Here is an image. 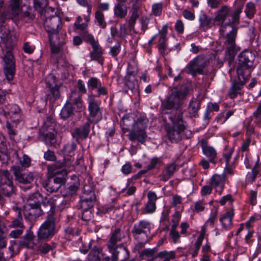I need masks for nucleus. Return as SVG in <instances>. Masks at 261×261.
<instances>
[{"instance_id":"nucleus-54","label":"nucleus","mask_w":261,"mask_h":261,"mask_svg":"<svg viewBox=\"0 0 261 261\" xmlns=\"http://www.w3.org/2000/svg\"><path fill=\"white\" fill-rule=\"evenodd\" d=\"M155 202L148 201L145 205L144 213H152L155 211Z\"/></svg>"},{"instance_id":"nucleus-6","label":"nucleus","mask_w":261,"mask_h":261,"mask_svg":"<svg viewBox=\"0 0 261 261\" xmlns=\"http://www.w3.org/2000/svg\"><path fill=\"white\" fill-rule=\"evenodd\" d=\"M63 164L61 162H57L51 164L50 166V174L59 175L56 177H50V180L53 178V182L51 183V187L50 188V193L57 191L61 186L65 183V176L67 174L66 170L62 169Z\"/></svg>"},{"instance_id":"nucleus-42","label":"nucleus","mask_w":261,"mask_h":261,"mask_svg":"<svg viewBox=\"0 0 261 261\" xmlns=\"http://www.w3.org/2000/svg\"><path fill=\"white\" fill-rule=\"evenodd\" d=\"M159 37L158 49L160 53L163 54L167 47V38L162 36H159Z\"/></svg>"},{"instance_id":"nucleus-53","label":"nucleus","mask_w":261,"mask_h":261,"mask_svg":"<svg viewBox=\"0 0 261 261\" xmlns=\"http://www.w3.org/2000/svg\"><path fill=\"white\" fill-rule=\"evenodd\" d=\"M31 159L27 155L24 154L22 156V160L20 161V164L21 166L20 168H28L30 166Z\"/></svg>"},{"instance_id":"nucleus-40","label":"nucleus","mask_w":261,"mask_h":261,"mask_svg":"<svg viewBox=\"0 0 261 261\" xmlns=\"http://www.w3.org/2000/svg\"><path fill=\"white\" fill-rule=\"evenodd\" d=\"M95 202L90 201V200H84L83 199L81 198L78 205L79 208L83 210V211H87L91 208H92Z\"/></svg>"},{"instance_id":"nucleus-45","label":"nucleus","mask_w":261,"mask_h":261,"mask_svg":"<svg viewBox=\"0 0 261 261\" xmlns=\"http://www.w3.org/2000/svg\"><path fill=\"white\" fill-rule=\"evenodd\" d=\"M101 82L96 77H91L88 82V86L90 90H93L97 88L100 84Z\"/></svg>"},{"instance_id":"nucleus-52","label":"nucleus","mask_w":261,"mask_h":261,"mask_svg":"<svg viewBox=\"0 0 261 261\" xmlns=\"http://www.w3.org/2000/svg\"><path fill=\"white\" fill-rule=\"evenodd\" d=\"M218 215V210L217 208H213L211 213L209 219L206 222V224H210L212 227L214 226L215 221L217 219Z\"/></svg>"},{"instance_id":"nucleus-12","label":"nucleus","mask_w":261,"mask_h":261,"mask_svg":"<svg viewBox=\"0 0 261 261\" xmlns=\"http://www.w3.org/2000/svg\"><path fill=\"white\" fill-rule=\"evenodd\" d=\"M23 200L27 201V205L29 206H40L42 203L43 206L46 207L49 204V199L47 196L43 198L42 196L38 192H36L32 195L26 196L22 194Z\"/></svg>"},{"instance_id":"nucleus-59","label":"nucleus","mask_w":261,"mask_h":261,"mask_svg":"<svg viewBox=\"0 0 261 261\" xmlns=\"http://www.w3.org/2000/svg\"><path fill=\"white\" fill-rule=\"evenodd\" d=\"M7 108L8 110L7 113L9 115L18 114L20 111V109L16 105H9Z\"/></svg>"},{"instance_id":"nucleus-55","label":"nucleus","mask_w":261,"mask_h":261,"mask_svg":"<svg viewBox=\"0 0 261 261\" xmlns=\"http://www.w3.org/2000/svg\"><path fill=\"white\" fill-rule=\"evenodd\" d=\"M120 49L121 43L117 42L115 46L110 47V53L113 57H116L119 54Z\"/></svg>"},{"instance_id":"nucleus-10","label":"nucleus","mask_w":261,"mask_h":261,"mask_svg":"<svg viewBox=\"0 0 261 261\" xmlns=\"http://www.w3.org/2000/svg\"><path fill=\"white\" fill-rule=\"evenodd\" d=\"M207 62L208 60L206 57L204 55H199L189 63L187 68L189 73L193 76L197 74H203V69Z\"/></svg>"},{"instance_id":"nucleus-29","label":"nucleus","mask_w":261,"mask_h":261,"mask_svg":"<svg viewBox=\"0 0 261 261\" xmlns=\"http://www.w3.org/2000/svg\"><path fill=\"white\" fill-rule=\"evenodd\" d=\"M39 240H45L49 237V218L41 225L38 232Z\"/></svg>"},{"instance_id":"nucleus-34","label":"nucleus","mask_w":261,"mask_h":261,"mask_svg":"<svg viewBox=\"0 0 261 261\" xmlns=\"http://www.w3.org/2000/svg\"><path fill=\"white\" fill-rule=\"evenodd\" d=\"M212 20V18L205 14H201L199 18L200 27L203 28L204 31L210 29L211 28Z\"/></svg>"},{"instance_id":"nucleus-31","label":"nucleus","mask_w":261,"mask_h":261,"mask_svg":"<svg viewBox=\"0 0 261 261\" xmlns=\"http://www.w3.org/2000/svg\"><path fill=\"white\" fill-rule=\"evenodd\" d=\"M257 178H261V163H259V157L258 155L256 164L252 169L251 174L248 175V179L252 182Z\"/></svg>"},{"instance_id":"nucleus-22","label":"nucleus","mask_w":261,"mask_h":261,"mask_svg":"<svg viewBox=\"0 0 261 261\" xmlns=\"http://www.w3.org/2000/svg\"><path fill=\"white\" fill-rule=\"evenodd\" d=\"M177 169V165L175 163L173 162L167 164L165 166L162 173L159 175L160 180L164 181L168 180Z\"/></svg>"},{"instance_id":"nucleus-3","label":"nucleus","mask_w":261,"mask_h":261,"mask_svg":"<svg viewBox=\"0 0 261 261\" xmlns=\"http://www.w3.org/2000/svg\"><path fill=\"white\" fill-rule=\"evenodd\" d=\"M238 58L236 67L237 74L244 81V78L249 79L251 76V72L254 68L255 55L252 51L245 50L239 54Z\"/></svg>"},{"instance_id":"nucleus-20","label":"nucleus","mask_w":261,"mask_h":261,"mask_svg":"<svg viewBox=\"0 0 261 261\" xmlns=\"http://www.w3.org/2000/svg\"><path fill=\"white\" fill-rule=\"evenodd\" d=\"M201 145L203 153L208 158L210 162L215 163L217 152L216 150L212 146L209 145L207 142L202 139L201 141Z\"/></svg>"},{"instance_id":"nucleus-44","label":"nucleus","mask_w":261,"mask_h":261,"mask_svg":"<svg viewBox=\"0 0 261 261\" xmlns=\"http://www.w3.org/2000/svg\"><path fill=\"white\" fill-rule=\"evenodd\" d=\"M163 4L158 3L153 4L151 8V13L155 16H160L162 13Z\"/></svg>"},{"instance_id":"nucleus-35","label":"nucleus","mask_w":261,"mask_h":261,"mask_svg":"<svg viewBox=\"0 0 261 261\" xmlns=\"http://www.w3.org/2000/svg\"><path fill=\"white\" fill-rule=\"evenodd\" d=\"M156 257L163 258V261H170L171 259L175 258V253L174 251L168 252L164 250L159 252L155 258Z\"/></svg>"},{"instance_id":"nucleus-27","label":"nucleus","mask_w":261,"mask_h":261,"mask_svg":"<svg viewBox=\"0 0 261 261\" xmlns=\"http://www.w3.org/2000/svg\"><path fill=\"white\" fill-rule=\"evenodd\" d=\"M13 210L16 213V218L13 219L11 224L9 225L10 228H24L25 226L23 224V219L22 217L21 209L17 207L14 206Z\"/></svg>"},{"instance_id":"nucleus-1","label":"nucleus","mask_w":261,"mask_h":261,"mask_svg":"<svg viewBox=\"0 0 261 261\" xmlns=\"http://www.w3.org/2000/svg\"><path fill=\"white\" fill-rule=\"evenodd\" d=\"M231 8L227 5H223L216 12L214 21L216 24L220 25V32L223 35L227 28L230 29L229 32L226 34L225 44L226 46L227 53L230 56L235 55V39L237 33V28L231 21L225 22L227 18L230 16Z\"/></svg>"},{"instance_id":"nucleus-49","label":"nucleus","mask_w":261,"mask_h":261,"mask_svg":"<svg viewBox=\"0 0 261 261\" xmlns=\"http://www.w3.org/2000/svg\"><path fill=\"white\" fill-rule=\"evenodd\" d=\"M55 124L54 122H53L50 120V128L53 127L54 129L53 133L50 132V145H55L57 144L56 138L57 136V131L55 129Z\"/></svg>"},{"instance_id":"nucleus-14","label":"nucleus","mask_w":261,"mask_h":261,"mask_svg":"<svg viewBox=\"0 0 261 261\" xmlns=\"http://www.w3.org/2000/svg\"><path fill=\"white\" fill-rule=\"evenodd\" d=\"M86 40L88 41L92 47V51L90 53L92 60H96L101 65L103 64V58L102 57V51L98 42L95 40L92 35L88 34Z\"/></svg>"},{"instance_id":"nucleus-23","label":"nucleus","mask_w":261,"mask_h":261,"mask_svg":"<svg viewBox=\"0 0 261 261\" xmlns=\"http://www.w3.org/2000/svg\"><path fill=\"white\" fill-rule=\"evenodd\" d=\"M115 15L120 18L125 17L127 13L126 0H117V3L114 9Z\"/></svg>"},{"instance_id":"nucleus-39","label":"nucleus","mask_w":261,"mask_h":261,"mask_svg":"<svg viewBox=\"0 0 261 261\" xmlns=\"http://www.w3.org/2000/svg\"><path fill=\"white\" fill-rule=\"evenodd\" d=\"M49 131L48 126L45 123L40 129L39 130V139L44 141L47 143V140L48 137Z\"/></svg>"},{"instance_id":"nucleus-7","label":"nucleus","mask_w":261,"mask_h":261,"mask_svg":"<svg viewBox=\"0 0 261 261\" xmlns=\"http://www.w3.org/2000/svg\"><path fill=\"white\" fill-rule=\"evenodd\" d=\"M150 229V222L145 220H142L134 224L132 229V233L135 240L144 241L147 238L152 239Z\"/></svg>"},{"instance_id":"nucleus-33","label":"nucleus","mask_w":261,"mask_h":261,"mask_svg":"<svg viewBox=\"0 0 261 261\" xmlns=\"http://www.w3.org/2000/svg\"><path fill=\"white\" fill-rule=\"evenodd\" d=\"M74 115V108L71 102H67L61 110L60 115L63 119H67Z\"/></svg>"},{"instance_id":"nucleus-2","label":"nucleus","mask_w":261,"mask_h":261,"mask_svg":"<svg viewBox=\"0 0 261 261\" xmlns=\"http://www.w3.org/2000/svg\"><path fill=\"white\" fill-rule=\"evenodd\" d=\"M169 90L167 96L162 101V106L167 110H175V115H178L179 112L182 113L180 109L189 94V87L187 84H181L171 87Z\"/></svg>"},{"instance_id":"nucleus-28","label":"nucleus","mask_w":261,"mask_h":261,"mask_svg":"<svg viewBox=\"0 0 261 261\" xmlns=\"http://www.w3.org/2000/svg\"><path fill=\"white\" fill-rule=\"evenodd\" d=\"M32 226L27 231L25 234L23 236V240L20 243L22 246L28 248H32L34 246L33 242L34 235L33 231H31Z\"/></svg>"},{"instance_id":"nucleus-43","label":"nucleus","mask_w":261,"mask_h":261,"mask_svg":"<svg viewBox=\"0 0 261 261\" xmlns=\"http://www.w3.org/2000/svg\"><path fill=\"white\" fill-rule=\"evenodd\" d=\"M243 8V5L240 4L239 5H238L236 8V10L234 11V12L230 14V15L232 17V23L236 22L238 21H239L240 18V15L242 12V10Z\"/></svg>"},{"instance_id":"nucleus-11","label":"nucleus","mask_w":261,"mask_h":261,"mask_svg":"<svg viewBox=\"0 0 261 261\" xmlns=\"http://www.w3.org/2000/svg\"><path fill=\"white\" fill-rule=\"evenodd\" d=\"M12 177L8 170H4L1 176V189L3 194L8 197L14 193Z\"/></svg>"},{"instance_id":"nucleus-36","label":"nucleus","mask_w":261,"mask_h":261,"mask_svg":"<svg viewBox=\"0 0 261 261\" xmlns=\"http://www.w3.org/2000/svg\"><path fill=\"white\" fill-rule=\"evenodd\" d=\"M124 84L128 89L133 91V90L135 89L138 86V82L136 77L134 76H125Z\"/></svg>"},{"instance_id":"nucleus-62","label":"nucleus","mask_w":261,"mask_h":261,"mask_svg":"<svg viewBox=\"0 0 261 261\" xmlns=\"http://www.w3.org/2000/svg\"><path fill=\"white\" fill-rule=\"evenodd\" d=\"M24 229L18 228L17 229L13 230L10 232L9 236L12 238H18L23 233Z\"/></svg>"},{"instance_id":"nucleus-13","label":"nucleus","mask_w":261,"mask_h":261,"mask_svg":"<svg viewBox=\"0 0 261 261\" xmlns=\"http://www.w3.org/2000/svg\"><path fill=\"white\" fill-rule=\"evenodd\" d=\"M12 170L15 179L19 182L23 184H30L34 180V175L31 172L25 171L24 169L18 165L12 167Z\"/></svg>"},{"instance_id":"nucleus-30","label":"nucleus","mask_w":261,"mask_h":261,"mask_svg":"<svg viewBox=\"0 0 261 261\" xmlns=\"http://www.w3.org/2000/svg\"><path fill=\"white\" fill-rule=\"evenodd\" d=\"M201 101L199 99L193 98L191 100L188 108V112L191 117L198 116V111L200 108Z\"/></svg>"},{"instance_id":"nucleus-32","label":"nucleus","mask_w":261,"mask_h":261,"mask_svg":"<svg viewBox=\"0 0 261 261\" xmlns=\"http://www.w3.org/2000/svg\"><path fill=\"white\" fill-rule=\"evenodd\" d=\"M81 198L84 200H90V201L95 202L96 195L91 188L88 186H85L83 189V192L81 196Z\"/></svg>"},{"instance_id":"nucleus-26","label":"nucleus","mask_w":261,"mask_h":261,"mask_svg":"<svg viewBox=\"0 0 261 261\" xmlns=\"http://www.w3.org/2000/svg\"><path fill=\"white\" fill-rule=\"evenodd\" d=\"M238 80L235 81L234 84L229 90V95L231 98L236 97L238 94L240 93V91L242 87L247 82L249 78H244V81H243L239 76L237 75Z\"/></svg>"},{"instance_id":"nucleus-46","label":"nucleus","mask_w":261,"mask_h":261,"mask_svg":"<svg viewBox=\"0 0 261 261\" xmlns=\"http://www.w3.org/2000/svg\"><path fill=\"white\" fill-rule=\"evenodd\" d=\"M95 18L98 23V25L102 28L106 26V22L105 21L103 14L99 10L95 12Z\"/></svg>"},{"instance_id":"nucleus-25","label":"nucleus","mask_w":261,"mask_h":261,"mask_svg":"<svg viewBox=\"0 0 261 261\" xmlns=\"http://www.w3.org/2000/svg\"><path fill=\"white\" fill-rule=\"evenodd\" d=\"M51 79L55 83V86L50 87L51 85H50V102L51 101L54 102L60 98L59 88L61 83L55 75H52Z\"/></svg>"},{"instance_id":"nucleus-56","label":"nucleus","mask_w":261,"mask_h":261,"mask_svg":"<svg viewBox=\"0 0 261 261\" xmlns=\"http://www.w3.org/2000/svg\"><path fill=\"white\" fill-rule=\"evenodd\" d=\"M202 240H201V238L197 239L194 244V249L191 252L192 257H195L197 255L199 248L202 244Z\"/></svg>"},{"instance_id":"nucleus-5","label":"nucleus","mask_w":261,"mask_h":261,"mask_svg":"<svg viewBox=\"0 0 261 261\" xmlns=\"http://www.w3.org/2000/svg\"><path fill=\"white\" fill-rule=\"evenodd\" d=\"M2 38L6 40V47L9 49V50L7 51L5 56L3 58V61L4 62V72L6 79L9 81H11L13 80L15 73L14 58L13 54L10 51V50L13 48L14 43L13 42L8 43V36H4L2 37Z\"/></svg>"},{"instance_id":"nucleus-24","label":"nucleus","mask_w":261,"mask_h":261,"mask_svg":"<svg viewBox=\"0 0 261 261\" xmlns=\"http://www.w3.org/2000/svg\"><path fill=\"white\" fill-rule=\"evenodd\" d=\"M234 216L233 210L226 212L222 215L219 219L222 227L225 229H228L232 226V219Z\"/></svg>"},{"instance_id":"nucleus-57","label":"nucleus","mask_w":261,"mask_h":261,"mask_svg":"<svg viewBox=\"0 0 261 261\" xmlns=\"http://www.w3.org/2000/svg\"><path fill=\"white\" fill-rule=\"evenodd\" d=\"M233 114L232 111H229L226 113L225 116L223 114H220L217 118V121L220 122L222 124L224 123Z\"/></svg>"},{"instance_id":"nucleus-51","label":"nucleus","mask_w":261,"mask_h":261,"mask_svg":"<svg viewBox=\"0 0 261 261\" xmlns=\"http://www.w3.org/2000/svg\"><path fill=\"white\" fill-rule=\"evenodd\" d=\"M249 202L252 205L257 203V190L256 189L250 190L249 194Z\"/></svg>"},{"instance_id":"nucleus-8","label":"nucleus","mask_w":261,"mask_h":261,"mask_svg":"<svg viewBox=\"0 0 261 261\" xmlns=\"http://www.w3.org/2000/svg\"><path fill=\"white\" fill-rule=\"evenodd\" d=\"M122 239L120 229L116 228L112 233L111 237L107 242V246L109 251L111 253V261H118L119 252L117 248L120 246L119 243Z\"/></svg>"},{"instance_id":"nucleus-16","label":"nucleus","mask_w":261,"mask_h":261,"mask_svg":"<svg viewBox=\"0 0 261 261\" xmlns=\"http://www.w3.org/2000/svg\"><path fill=\"white\" fill-rule=\"evenodd\" d=\"M129 139L132 142L138 141L144 143L147 138L145 128L140 126L134 125L128 135Z\"/></svg>"},{"instance_id":"nucleus-48","label":"nucleus","mask_w":261,"mask_h":261,"mask_svg":"<svg viewBox=\"0 0 261 261\" xmlns=\"http://www.w3.org/2000/svg\"><path fill=\"white\" fill-rule=\"evenodd\" d=\"M18 15H15L13 14L12 9H11L10 7L8 9L5 10L1 15V19L3 22L4 21L5 19H13V18L17 16Z\"/></svg>"},{"instance_id":"nucleus-19","label":"nucleus","mask_w":261,"mask_h":261,"mask_svg":"<svg viewBox=\"0 0 261 261\" xmlns=\"http://www.w3.org/2000/svg\"><path fill=\"white\" fill-rule=\"evenodd\" d=\"M52 37L50 36V47L51 52V57L55 58L56 60L58 61L61 57V48L62 45H63L65 42L64 41V37H56V39L58 40L57 44L52 43Z\"/></svg>"},{"instance_id":"nucleus-63","label":"nucleus","mask_w":261,"mask_h":261,"mask_svg":"<svg viewBox=\"0 0 261 261\" xmlns=\"http://www.w3.org/2000/svg\"><path fill=\"white\" fill-rule=\"evenodd\" d=\"M207 4L209 7L216 9L218 8L221 4L220 0H207Z\"/></svg>"},{"instance_id":"nucleus-50","label":"nucleus","mask_w":261,"mask_h":261,"mask_svg":"<svg viewBox=\"0 0 261 261\" xmlns=\"http://www.w3.org/2000/svg\"><path fill=\"white\" fill-rule=\"evenodd\" d=\"M79 5L87 8V13L89 16L92 13L91 0H76Z\"/></svg>"},{"instance_id":"nucleus-38","label":"nucleus","mask_w":261,"mask_h":261,"mask_svg":"<svg viewBox=\"0 0 261 261\" xmlns=\"http://www.w3.org/2000/svg\"><path fill=\"white\" fill-rule=\"evenodd\" d=\"M255 11L256 9L254 3L253 2L247 3L245 7V13L248 18H252L254 16Z\"/></svg>"},{"instance_id":"nucleus-61","label":"nucleus","mask_w":261,"mask_h":261,"mask_svg":"<svg viewBox=\"0 0 261 261\" xmlns=\"http://www.w3.org/2000/svg\"><path fill=\"white\" fill-rule=\"evenodd\" d=\"M156 248H154L153 249H145L141 252L140 254L143 256L151 257L156 252Z\"/></svg>"},{"instance_id":"nucleus-60","label":"nucleus","mask_w":261,"mask_h":261,"mask_svg":"<svg viewBox=\"0 0 261 261\" xmlns=\"http://www.w3.org/2000/svg\"><path fill=\"white\" fill-rule=\"evenodd\" d=\"M48 4L47 0H34V5L35 9H43Z\"/></svg>"},{"instance_id":"nucleus-64","label":"nucleus","mask_w":261,"mask_h":261,"mask_svg":"<svg viewBox=\"0 0 261 261\" xmlns=\"http://www.w3.org/2000/svg\"><path fill=\"white\" fill-rule=\"evenodd\" d=\"M147 123V120L146 118L142 117L135 121V125L140 126V127H143V128H145L146 127Z\"/></svg>"},{"instance_id":"nucleus-47","label":"nucleus","mask_w":261,"mask_h":261,"mask_svg":"<svg viewBox=\"0 0 261 261\" xmlns=\"http://www.w3.org/2000/svg\"><path fill=\"white\" fill-rule=\"evenodd\" d=\"M57 221L58 219L50 214V236L54 234L57 231Z\"/></svg>"},{"instance_id":"nucleus-15","label":"nucleus","mask_w":261,"mask_h":261,"mask_svg":"<svg viewBox=\"0 0 261 261\" xmlns=\"http://www.w3.org/2000/svg\"><path fill=\"white\" fill-rule=\"evenodd\" d=\"M88 101L90 116L92 118L93 121L97 122L102 118V114L100 110L99 104L94 97L91 95L88 96Z\"/></svg>"},{"instance_id":"nucleus-18","label":"nucleus","mask_w":261,"mask_h":261,"mask_svg":"<svg viewBox=\"0 0 261 261\" xmlns=\"http://www.w3.org/2000/svg\"><path fill=\"white\" fill-rule=\"evenodd\" d=\"M226 177L224 174H215L211 177L210 181L211 186L216 189V191L221 195L225 185Z\"/></svg>"},{"instance_id":"nucleus-21","label":"nucleus","mask_w":261,"mask_h":261,"mask_svg":"<svg viewBox=\"0 0 261 261\" xmlns=\"http://www.w3.org/2000/svg\"><path fill=\"white\" fill-rule=\"evenodd\" d=\"M91 122V120L88 119V121L83 126L75 128L72 132V136L77 140L79 139L87 138L90 132Z\"/></svg>"},{"instance_id":"nucleus-9","label":"nucleus","mask_w":261,"mask_h":261,"mask_svg":"<svg viewBox=\"0 0 261 261\" xmlns=\"http://www.w3.org/2000/svg\"><path fill=\"white\" fill-rule=\"evenodd\" d=\"M59 10L57 8L50 7V36L54 38L64 37L60 33L62 28L61 18L59 16Z\"/></svg>"},{"instance_id":"nucleus-37","label":"nucleus","mask_w":261,"mask_h":261,"mask_svg":"<svg viewBox=\"0 0 261 261\" xmlns=\"http://www.w3.org/2000/svg\"><path fill=\"white\" fill-rule=\"evenodd\" d=\"M135 123V120H134L132 116L129 115H125L123 117L122 119V129L123 130L126 129V131H128V127L131 125H133V127L134 126Z\"/></svg>"},{"instance_id":"nucleus-4","label":"nucleus","mask_w":261,"mask_h":261,"mask_svg":"<svg viewBox=\"0 0 261 261\" xmlns=\"http://www.w3.org/2000/svg\"><path fill=\"white\" fill-rule=\"evenodd\" d=\"M168 118L172 122V125L168 124L166 129L168 139L172 142H177L181 139V135L186 129L182 120V113L180 112L178 115H169Z\"/></svg>"},{"instance_id":"nucleus-17","label":"nucleus","mask_w":261,"mask_h":261,"mask_svg":"<svg viewBox=\"0 0 261 261\" xmlns=\"http://www.w3.org/2000/svg\"><path fill=\"white\" fill-rule=\"evenodd\" d=\"M24 216L26 220L33 222L43 214V210L40 206H29L26 205L24 209Z\"/></svg>"},{"instance_id":"nucleus-58","label":"nucleus","mask_w":261,"mask_h":261,"mask_svg":"<svg viewBox=\"0 0 261 261\" xmlns=\"http://www.w3.org/2000/svg\"><path fill=\"white\" fill-rule=\"evenodd\" d=\"M101 251V249L94 247L89 254V258L93 260V261H96L97 259V256Z\"/></svg>"},{"instance_id":"nucleus-41","label":"nucleus","mask_w":261,"mask_h":261,"mask_svg":"<svg viewBox=\"0 0 261 261\" xmlns=\"http://www.w3.org/2000/svg\"><path fill=\"white\" fill-rule=\"evenodd\" d=\"M20 4L21 0H11L9 7L11 9H12L13 14L15 15L19 14L21 11Z\"/></svg>"}]
</instances>
